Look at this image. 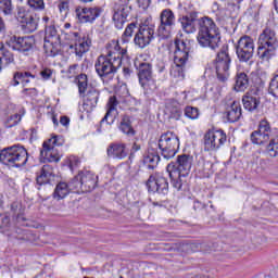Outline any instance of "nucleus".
Listing matches in <instances>:
<instances>
[{
  "label": "nucleus",
  "mask_w": 278,
  "mask_h": 278,
  "mask_svg": "<svg viewBox=\"0 0 278 278\" xmlns=\"http://www.w3.org/2000/svg\"><path fill=\"white\" fill-rule=\"evenodd\" d=\"M236 83H235V90L236 92H244L247 88H249V76L247 73H238L235 77Z\"/></svg>",
  "instance_id": "35"
},
{
  "label": "nucleus",
  "mask_w": 278,
  "mask_h": 278,
  "mask_svg": "<svg viewBox=\"0 0 278 278\" xmlns=\"http://www.w3.org/2000/svg\"><path fill=\"white\" fill-rule=\"evenodd\" d=\"M7 45L12 51L29 55L36 47V37L31 35L24 37L13 35L7 40Z\"/></svg>",
  "instance_id": "9"
},
{
  "label": "nucleus",
  "mask_w": 278,
  "mask_h": 278,
  "mask_svg": "<svg viewBox=\"0 0 278 278\" xmlns=\"http://www.w3.org/2000/svg\"><path fill=\"white\" fill-rule=\"evenodd\" d=\"M101 8H83L77 7L75 10L76 18H78L79 23H94L99 16H101Z\"/></svg>",
  "instance_id": "22"
},
{
  "label": "nucleus",
  "mask_w": 278,
  "mask_h": 278,
  "mask_svg": "<svg viewBox=\"0 0 278 278\" xmlns=\"http://www.w3.org/2000/svg\"><path fill=\"white\" fill-rule=\"evenodd\" d=\"M155 38V30L149 25H143L137 28L134 42L139 49H144L148 45H151V40Z\"/></svg>",
  "instance_id": "21"
},
{
  "label": "nucleus",
  "mask_w": 278,
  "mask_h": 278,
  "mask_svg": "<svg viewBox=\"0 0 278 278\" xmlns=\"http://www.w3.org/2000/svg\"><path fill=\"white\" fill-rule=\"evenodd\" d=\"M268 92L271 97L278 99V74H276L269 81Z\"/></svg>",
  "instance_id": "44"
},
{
  "label": "nucleus",
  "mask_w": 278,
  "mask_h": 278,
  "mask_svg": "<svg viewBox=\"0 0 278 278\" xmlns=\"http://www.w3.org/2000/svg\"><path fill=\"white\" fill-rule=\"evenodd\" d=\"M39 75L43 81H49V79H51V77H53V70H51L49 67H43L40 71Z\"/></svg>",
  "instance_id": "48"
},
{
  "label": "nucleus",
  "mask_w": 278,
  "mask_h": 278,
  "mask_svg": "<svg viewBox=\"0 0 278 278\" xmlns=\"http://www.w3.org/2000/svg\"><path fill=\"white\" fill-rule=\"evenodd\" d=\"M22 94H24V97H36L38 90L36 88H24Z\"/></svg>",
  "instance_id": "50"
},
{
  "label": "nucleus",
  "mask_w": 278,
  "mask_h": 278,
  "mask_svg": "<svg viewBox=\"0 0 278 278\" xmlns=\"http://www.w3.org/2000/svg\"><path fill=\"white\" fill-rule=\"evenodd\" d=\"M55 179V174L53 173V167L51 165H43L40 174L37 176L38 186H46V184H51Z\"/></svg>",
  "instance_id": "28"
},
{
  "label": "nucleus",
  "mask_w": 278,
  "mask_h": 278,
  "mask_svg": "<svg viewBox=\"0 0 278 278\" xmlns=\"http://www.w3.org/2000/svg\"><path fill=\"white\" fill-rule=\"evenodd\" d=\"M16 18L22 23V29L25 34H33L38 29V21L25 7L17 8Z\"/></svg>",
  "instance_id": "20"
},
{
  "label": "nucleus",
  "mask_w": 278,
  "mask_h": 278,
  "mask_svg": "<svg viewBox=\"0 0 278 278\" xmlns=\"http://www.w3.org/2000/svg\"><path fill=\"white\" fill-rule=\"evenodd\" d=\"M52 123H53L54 127H58L59 122H58V117H55V115L52 116Z\"/></svg>",
  "instance_id": "62"
},
{
  "label": "nucleus",
  "mask_w": 278,
  "mask_h": 278,
  "mask_svg": "<svg viewBox=\"0 0 278 278\" xmlns=\"http://www.w3.org/2000/svg\"><path fill=\"white\" fill-rule=\"evenodd\" d=\"M193 210L195 212H201V210H205V204L199 202V201H194L193 202Z\"/></svg>",
  "instance_id": "54"
},
{
  "label": "nucleus",
  "mask_w": 278,
  "mask_h": 278,
  "mask_svg": "<svg viewBox=\"0 0 278 278\" xmlns=\"http://www.w3.org/2000/svg\"><path fill=\"white\" fill-rule=\"evenodd\" d=\"M132 151H135V152H136V151H140V144H138V143L135 142V143L132 144Z\"/></svg>",
  "instance_id": "61"
},
{
  "label": "nucleus",
  "mask_w": 278,
  "mask_h": 278,
  "mask_svg": "<svg viewBox=\"0 0 278 278\" xmlns=\"http://www.w3.org/2000/svg\"><path fill=\"white\" fill-rule=\"evenodd\" d=\"M179 21H180V25H181L184 31H186V34H194V31H197V26L194 24V22L197 21L195 15L182 16L179 18Z\"/></svg>",
  "instance_id": "34"
},
{
  "label": "nucleus",
  "mask_w": 278,
  "mask_h": 278,
  "mask_svg": "<svg viewBox=\"0 0 278 278\" xmlns=\"http://www.w3.org/2000/svg\"><path fill=\"white\" fill-rule=\"evenodd\" d=\"M59 10L62 12L63 10H68V2L63 1L59 4Z\"/></svg>",
  "instance_id": "58"
},
{
  "label": "nucleus",
  "mask_w": 278,
  "mask_h": 278,
  "mask_svg": "<svg viewBox=\"0 0 278 278\" xmlns=\"http://www.w3.org/2000/svg\"><path fill=\"white\" fill-rule=\"evenodd\" d=\"M27 5L37 12H42L45 10V0H27Z\"/></svg>",
  "instance_id": "47"
},
{
  "label": "nucleus",
  "mask_w": 278,
  "mask_h": 278,
  "mask_svg": "<svg viewBox=\"0 0 278 278\" xmlns=\"http://www.w3.org/2000/svg\"><path fill=\"white\" fill-rule=\"evenodd\" d=\"M137 3L141 10H148L149 5H151V0H137Z\"/></svg>",
  "instance_id": "51"
},
{
  "label": "nucleus",
  "mask_w": 278,
  "mask_h": 278,
  "mask_svg": "<svg viewBox=\"0 0 278 278\" xmlns=\"http://www.w3.org/2000/svg\"><path fill=\"white\" fill-rule=\"evenodd\" d=\"M4 201H3V193H0V212L3 210Z\"/></svg>",
  "instance_id": "60"
},
{
  "label": "nucleus",
  "mask_w": 278,
  "mask_h": 278,
  "mask_svg": "<svg viewBox=\"0 0 278 278\" xmlns=\"http://www.w3.org/2000/svg\"><path fill=\"white\" fill-rule=\"evenodd\" d=\"M24 77H30V79H36V75L30 72H14L13 77L10 80V86L16 87L23 83Z\"/></svg>",
  "instance_id": "37"
},
{
  "label": "nucleus",
  "mask_w": 278,
  "mask_h": 278,
  "mask_svg": "<svg viewBox=\"0 0 278 278\" xmlns=\"http://www.w3.org/2000/svg\"><path fill=\"white\" fill-rule=\"evenodd\" d=\"M186 177L188 176H182L181 174H178L177 176H172L169 174V178H170V181H172V186L173 188H175V190L179 191L181 190L182 186H184V179H186Z\"/></svg>",
  "instance_id": "42"
},
{
  "label": "nucleus",
  "mask_w": 278,
  "mask_h": 278,
  "mask_svg": "<svg viewBox=\"0 0 278 278\" xmlns=\"http://www.w3.org/2000/svg\"><path fill=\"white\" fill-rule=\"evenodd\" d=\"M166 112L169 114L168 118H172L173 121H179L184 114L181 106H179V102L176 100L166 103Z\"/></svg>",
  "instance_id": "32"
},
{
  "label": "nucleus",
  "mask_w": 278,
  "mask_h": 278,
  "mask_svg": "<svg viewBox=\"0 0 278 278\" xmlns=\"http://www.w3.org/2000/svg\"><path fill=\"white\" fill-rule=\"evenodd\" d=\"M190 59V47L185 43L181 39L175 40V51H174V64L169 72L172 77L176 79H185L186 77V64Z\"/></svg>",
  "instance_id": "3"
},
{
  "label": "nucleus",
  "mask_w": 278,
  "mask_h": 278,
  "mask_svg": "<svg viewBox=\"0 0 278 278\" xmlns=\"http://www.w3.org/2000/svg\"><path fill=\"white\" fill-rule=\"evenodd\" d=\"M156 71H157V73H166V62L157 61Z\"/></svg>",
  "instance_id": "52"
},
{
  "label": "nucleus",
  "mask_w": 278,
  "mask_h": 278,
  "mask_svg": "<svg viewBox=\"0 0 278 278\" xmlns=\"http://www.w3.org/2000/svg\"><path fill=\"white\" fill-rule=\"evenodd\" d=\"M179 136L170 130L163 132L157 141L159 151L164 160H173L179 152Z\"/></svg>",
  "instance_id": "6"
},
{
  "label": "nucleus",
  "mask_w": 278,
  "mask_h": 278,
  "mask_svg": "<svg viewBox=\"0 0 278 278\" xmlns=\"http://www.w3.org/2000/svg\"><path fill=\"white\" fill-rule=\"evenodd\" d=\"M11 212L17 226L27 227V218H25V206L22 202H13L11 204Z\"/></svg>",
  "instance_id": "25"
},
{
  "label": "nucleus",
  "mask_w": 278,
  "mask_h": 278,
  "mask_svg": "<svg viewBox=\"0 0 278 278\" xmlns=\"http://www.w3.org/2000/svg\"><path fill=\"white\" fill-rule=\"evenodd\" d=\"M116 105H118V100L116 99V96L110 97L108 102V111L104 117L101 119L100 125H103V123H108V125L114 124V117L111 118V122H108V119L110 118V116H112L113 112H116Z\"/></svg>",
  "instance_id": "33"
},
{
  "label": "nucleus",
  "mask_w": 278,
  "mask_h": 278,
  "mask_svg": "<svg viewBox=\"0 0 278 278\" xmlns=\"http://www.w3.org/2000/svg\"><path fill=\"white\" fill-rule=\"evenodd\" d=\"M5 36V22L3 21V17L0 16V39Z\"/></svg>",
  "instance_id": "53"
},
{
  "label": "nucleus",
  "mask_w": 278,
  "mask_h": 278,
  "mask_svg": "<svg viewBox=\"0 0 278 278\" xmlns=\"http://www.w3.org/2000/svg\"><path fill=\"white\" fill-rule=\"evenodd\" d=\"M146 188L150 194H168V179L162 173H153L146 181Z\"/></svg>",
  "instance_id": "17"
},
{
  "label": "nucleus",
  "mask_w": 278,
  "mask_h": 278,
  "mask_svg": "<svg viewBox=\"0 0 278 278\" xmlns=\"http://www.w3.org/2000/svg\"><path fill=\"white\" fill-rule=\"evenodd\" d=\"M242 103L244 110L248 112H257V109L262 103V99L257 96V93L248 92L242 97Z\"/></svg>",
  "instance_id": "27"
},
{
  "label": "nucleus",
  "mask_w": 278,
  "mask_h": 278,
  "mask_svg": "<svg viewBox=\"0 0 278 278\" xmlns=\"http://www.w3.org/2000/svg\"><path fill=\"white\" fill-rule=\"evenodd\" d=\"M0 229L2 233L11 231L10 236L16 240H23L24 242H34V240H36V235H34L31 230L23 229L18 226H12V222H10V216L8 215H4L1 218Z\"/></svg>",
  "instance_id": "8"
},
{
  "label": "nucleus",
  "mask_w": 278,
  "mask_h": 278,
  "mask_svg": "<svg viewBox=\"0 0 278 278\" xmlns=\"http://www.w3.org/2000/svg\"><path fill=\"white\" fill-rule=\"evenodd\" d=\"M239 62H251L255 53V41L249 35L240 37L236 46Z\"/></svg>",
  "instance_id": "16"
},
{
  "label": "nucleus",
  "mask_w": 278,
  "mask_h": 278,
  "mask_svg": "<svg viewBox=\"0 0 278 278\" xmlns=\"http://www.w3.org/2000/svg\"><path fill=\"white\" fill-rule=\"evenodd\" d=\"M27 160H29V154L25 147L21 144L4 148L0 152L1 164H4V166H9L10 168H21V166L27 164Z\"/></svg>",
  "instance_id": "4"
},
{
  "label": "nucleus",
  "mask_w": 278,
  "mask_h": 278,
  "mask_svg": "<svg viewBox=\"0 0 278 278\" xmlns=\"http://www.w3.org/2000/svg\"><path fill=\"white\" fill-rule=\"evenodd\" d=\"M119 131H123L125 136H128V138H134L136 136V129H134V126L131 125V116L129 115H123L119 126Z\"/></svg>",
  "instance_id": "31"
},
{
  "label": "nucleus",
  "mask_w": 278,
  "mask_h": 278,
  "mask_svg": "<svg viewBox=\"0 0 278 278\" xmlns=\"http://www.w3.org/2000/svg\"><path fill=\"white\" fill-rule=\"evenodd\" d=\"M29 77H24V78H22V86L23 87H25V86H27V84H29Z\"/></svg>",
  "instance_id": "59"
},
{
  "label": "nucleus",
  "mask_w": 278,
  "mask_h": 278,
  "mask_svg": "<svg viewBox=\"0 0 278 278\" xmlns=\"http://www.w3.org/2000/svg\"><path fill=\"white\" fill-rule=\"evenodd\" d=\"M214 168V163L211 161H204V170H212Z\"/></svg>",
  "instance_id": "57"
},
{
  "label": "nucleus",
  "mask_w": 278,
  "mask_h": 278,
  "mask_svg": "<svg viewBox=\"0 0 278 278\" xmlns=\"http://www.w3.org/2000/svg\"><path fill=\"white\" fill-rule=\"evenodd\" d=\"M68 162H70L68 166H70L71 170H73V168H77V166H79V164H81V161L77 156H70Z\"/></svg>",
  "instance_id": "49"
},
{
  "label": "nucleus",
  "mask_w": 278,
  "mask_h": 278,
  "mask_svg": "<svg viewBox=\"0 0 278 278\" xmlns=\"http://www.w3.org/2000/svg\"><path fill=\"white\" fill-rule=\"evenodd\" d=\"M42 21H43V23H49V16H43Z\"/></svg>",
  "instance_id": "64"
},
{
  "label": "nucleus",
  "mask_w": 278,
  "mask_h": 278,
  "mask_svg": "<svg viewBox=\"0 0 278 278\" xmlns=\"http://www.w3.org/2000/svg\"><path fill=\"white\" fill-rule=\"evenodd\" d=\"M274 5H275V10H276V12L278 14V0H274Z\"/></svg>",
  "instance_id": "63"
},
{
  "label": "nucleus",
  "mask_w": 278,
  "mask_h": 278,
  "mask_svg": "<svg viewBox=\"0 0 278 278\" xmlns=\"http://www.w3.org/2000/svg\"><path fill=\"white\" fill-rule=\"evenodd\" d=\"M90 47H92V40L90 37L84 36L78 43L70 46V51L76 55L77 60H81L84 54L90 51Z\"/></svg>",
  "instance_id": "24"
},
{
  "label": "nucleus",
  "mask_w": 278,
  "mask_h": 278,
  "mask_svg": "<svg viewBox=\"0 0 278 278\" xmlns=\"http://www.w3.org/2000/svg\"><path fill=\"white\" fill-rule=\"evenodd\" d=\"M62 39L54 25L46 26L43 49L50 58H55L60 53Z\"/></svg>",
  "instance_id": "10"
},
{
  "label": "nucleus",
  "mask_w": 278,
  "mask_h": 278,
  "mask_svg": "<svg viewBox=\"0 0 278 278\" xmlns=\"http://www.w3.org/2000/svg\"><path fill=\"white\" fill-rule=\"evenodd\" d=\"M131 73H132L131 68H129V67H123V75H124V77H125L126 79H129V77H131Z\"/></svg>",
  "instance_id": "56"
},
{
  "label": "nucleus",
  "mask_w": 278,
  "mask_h": 278,
  "mask_svg": "<svg viewBox=\"0 0 278 278\" xmlns=\"http://www.w3.org/2000/svg\"><path fill=\"white\" fill-rule=\"evenodd\" d=\"M60 123L63 127H68V125H71V118H68V116H61Z\"/></svg>",
  "instance_id": "55"
},
{
  "label": "nucleus",
  "mask_w": 278,
  "mask_h": 278,
  "mask_svg": "<svg viewBox=\"0 0 278 278\" xmlns=\"http://www.w3.org/2000/svg\"><path fill=\"white\" fill-rule=\"evenodd\" d=\"M192 168V156L187 154L178 155L177 162L169 163L166 167L168 175L172 177L181 175L182 177H188L190 175V169Z\"/></svg>",
  "instance_id": "18"
},
{
  "label": "nucleus",
  "mask_w": 278,
  "mask_h": 278,
  "mask_svg": "<svg viewBox=\"0 0 278 278\" xmlns=\"http://www.w3.org/2000/svg\"><path fill=\"white\" fill-rule=\"evenodd\" d=\"M278 49L277 33L270 27H266L258 37L257 55L263 62H268Z\"/></svg>",
  "instance_id": "5"
},
{
  "label": "nucleus",
  "mask_w": 278,
  "mask_h": 278,
  "mask_svg": "<svg viewBox=\"0 0 278 278\" xmlns=\"http://www.w3.org/2000/svg\"><path fill=\"white\" fill-rule=\"evenodd\" d=\"M204 151L215 153L227 142V134L223 129H208L203 137Z\"/></svg>",
  "instance_id": "11"
},
{
  "label": "nucleus",
  "mask_w": 278,
  "mask_h": 278,
  "mask_svg": "<svg viewBox=\"0 0 278 278\" xmlns=\"http://www.w3.org/2000/svg\"><path fill=\"white\" fill-rule=\"evenodd\" d=\"M74 190H81V192H92L97 188V176L92 172H80L70 182Z\"/></svg>",
  "instance_id": "14"
},
{
  "label": "nucleus",
  "mask_w": 278,
  "mask_h": 278,
  "mask_svg": "<svg viewBox=\"0 0 278 278\" xmlns=\"http://www.w3.org/2000/svg\"><path fill=\"white\" fill-rule=\"evenodd\" d=\"M23 116L18 113H15L13 115H10L5 121H4V127L5 129H12V127H16L18 123H21Z\"/></svg>",
  "instance_id": "41"
},
{
  "label": "nucleus",
  "mask_w": 278,
  "mask_h": 278,
  "mask_svg": "<svg viewBox=\"0 0 278 278\" xmlns=\"http://www.w3.org/2000/svg\"><path fill=\"white\" fill-rule=\"evenodd\" d=\"M243 0H228L226 4V10L232 14H238L240 12V4Z\"/></svg>",
  "instance_id": "45"
},
{
  "label": "nucleus",
  "mask_w": 278,
  "mask_h": 278,
  "mask_svg": "<svg viewBox=\"0 0 278 278\" xmlns=\"http://www.w3.org/2000/svg\"><path fill=\"white\" fill-rule=\"evenodd\" d=\"M160 154L148 152L147 155L143 156V166L148 168V170H155L157 164H160Z\"/></svg>",
  "instance_id": "36"
},
{
  "label": "nucleus",
  "mask_w": 278,
  "mask_h": 278,
  "mask_svg": "<svg viewBox=\"0 0 278 278\" xmlns=\"http://www.w3.org/2000/svg\"><path fill=\"white\" fill-rule=\"evenodd\" d=\"M97 103H99V90L90 88L85 96V100L83 103L84 112L90 114V112H92L94 108H97Z\"/></svg>",
  "instance_id": "26"
},
{
  "label": "nucleus",
  "mask_w": 278,
  "mask_h": 278,
  "mask_svg": "<svg viewBox=\"0 0 278 278\" xmlns=\"http://www.w3.org/2000/svg\"><path fill=\"white\" fill-rule=\"evenodd\" d=\"M131 13V7L125 0H116L113 8V22L116 29H123L127 23V16Z\"/></svg>",
  "instance_id": "19"
},
{
  "label": "nucleus",
  "mask_w": 278,
  "mask_h": 278,
  "mask_svg": "<svg viewBox=\"0 0 278 278\" xmlns=\"http://www.w3.org/2000/svg\"><path fill=\"white\" fill-rule=\"evenodd\" d=\"M198 42L200 47L208 49H218L220 42V29L216 26L214 20L208 16H204L198 20Z\"/></svg>",
  "instance_id": "2"
},
{
  "label": "nucleus",
  "mask_w": 278,
  "mask_h": 278,
  "mask_svg": "<svg viewBox=\"0 0 278 278\" xmlns=\"http://www.w3.org/2000/svg\"><path fill=\"white\" fill-rule=\"evenodd\" d=\"M185 116L191 121H197L199 118V109L194 106L185 108Z\"/></svg>",
  "instance_id": "46"
},
{
  "label": "nucleus",
  "mask_w": 278,
  "mask_h": 278,
  "mask_svg": "<svg viewBox=\"0 0 278 278\" xmlns=\"http://www.w3.org/2000/svg\"><path fill=\"white\" fill-rule=\"evenodd\" d=\"M138 71V79L143 90H155V79L153 78V65L147 62L135 63Z\"/></svg>",
  "instance_id": "15"
},
{
  "label": "nucleus",
  "mask_w": 278,
  "mask_h": 278,
  "mask_svg": "<svg viewBox=\"0 0 278 278\" xmlns=\"http://www.w3.org/2000/svg\"><path fill=\"white\" fill-rule=\"evenodd\" d=\"M13 10L12 0H0V11L4 16H10Z\"/></svg>",
  "instance_id": "43"
},
{
  "label": "nucleus",
  "mask_w": 278,
  "mask_h": 278,
  "mask_svg": "<svg viewBox=\"0 0 278 278\" xmlns=\"http://www.w3.org/2000/svg\"><path fill=\"white\" fill-rule=\"evenodd\" d=\"M63 140L60 136H53L52 138L46 140L42 143V149L40 150L41 161L47 164V162H60L62 159V152L56 147H62Z\"/></svg>",
  "instance_id": "7"
},
{
  "label": "nucleus",
  "mask_w": 278,
  "mask_h": 278,
  "mask_svg": "<svg viewBox=\"0 0 278 278\" xmlns=\"http://www.w3.org/2000/svg\"><path fill=\"white\" fill-rule=\"evenodd\" d=\"M71 190H74L73 186H71V182L66 184L64 181H61L56 185L52 197L56 201H62V199H66V197L71 194Z\"/></svg>",
  "instance_id": "30"
},
{
  "label": "nucleus",
  "mask_w": 278,
  "mask_h": 278,
  "mask_svg": "<svg viewBox=\"0 0 278 278\" xmlns=\"http://www.w3.org/2000/svg\"><path fill=\"white\" fill-rule=\"evenodd\" d=\"M14 62V54L10 52V50H7L5 48L0 49V66L2 68H5L9 64H12Z\"/></svg>",
  "instance_id": "38"
},
{
  "label": "nucleus",
  "mask_w": 278,
  "mask_h": 278,
  "mask_svg": "<svg viewBox=\"0 0 278 278\" xmlns=\"http://www.w3.org/2000/svg\"><path fill=\"white\" fill-rule=\"evenodd\" d=\"M136 29L137 30L139 29V27H138V25H136V23L128 24V26L126 27V29L121 38L123 45H127V42H129L131 40L134 34H136Z\"/></svg>",
  "instance_id": "39"
},
{
  "label": "nucleus",
  "mask_w": 278,
  "mask_h": 278,
  "mask_svg": "<svg viewBox=\"0 0 278 278\" xmlns=\"http://www.w3.org/2000/svg\"><path fill=\"white\" fill-rule=\"evenodd\" d=\"M175 13L170 9H165L160 14V25L157 27L159 40H168L173 29H175Z\"/></svg>",
  "instance_id": "12"
},
{
  "label": "nucleus",
  "mask_w": 278,
  "mask_h": 278,
  "mask_svg": "<svg viewBox=\"0 0 278 278\" xmlns=\"http://www.w3.org/2000/svg\"><path fill=\"white\" fill-rule=\"evenodd\" d=\"M127 55V49L121 48L118 41H111L106 46V54L98 56L94 63L97 75L105 81V79H113L114 75L118 73V68L123 66V58Z\"/></svg>",
  "instance_id": "1"
},
{
  "label": "nucleus",
  "mask_w": 278,
  "mask_h": 278,
  "mask_svg": "<svg viewBox=\"0 0 278 278\" xmlns=\"http://www.w3.org/2000/svg\"><path fill=\"white\" fill-rule=\"evenodd\" d=\"M229 66H231V56H229V46H223L215 59V68L219 81H227L229 77Z\"/></svg>",
  "instance_id": "13"
},
{
  "label": "nucleus",
  "mask_w": 278,
  "mask_h": 278,
  "mask_svg": "<svg viewBox=\"0 0 278 278\" xmlns=\"http://www.w3.org/2000/svg\"><path fill=\"white\" fill-rule=\"evenodd\" d=\"M76 81L78 86L79 96L84 97L86 94V90H88V75L79 74L76 77Z\"/></svg>",
  "instance_id": "40"
},
{
  "label": "nucleus",
  "mask_w": 278,
  "mask_h": 278,
  "mask_svg": "<svg viewBox=\"0 0 278 278\" xmlns=\"http://www.w3.org/2000/svg\"><path fill=\"white\" fill-rule=\"evenodd\" d=\"M226 118L228 123H238L242 118V106L240 102L233 101L226 110Z\"/></svg>",
  "instance_id": "29"
},
{
  "label": "nucleus",
  "mask_w": 278,
  "mask_h": 278,
  "mask_svg": "<svg viewBox=\"0 0 278 278\" xmlns=\"http://www.w3.org/2000/svg\"><path fill=\"white\" fill-rule=\"evenodd\" d=\"M106 155L110 160H125L129 155L127 144L121 142L110 143L106 148Z\"/></svg>",
  "instance_id": "23"
}]
</instances>
